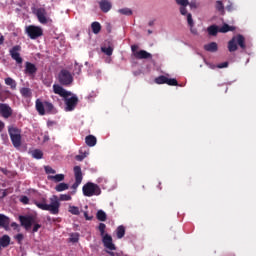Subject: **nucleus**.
Masks as SVG:
<instances>
[{
	"instance_id": "f257e3e1",
	"label": "nucleus",
	"mask_w": 256,
	"mask_h": 256,
	"mask_svg": "<svg viewBox=\"0 0 256 256\" xmlns=\"http://www.w3.org/2000/svg\"><path fill=\"white\" fill-rule=\"evenodd\" d=\"M71 199V194H61L59 197L53 195L50 198V204L47 203L46 197H42L40 200H34V205L42 211H49L51 215H59V209L61 207V202L59 201H71Z\"/></svg>"
},
{
	"instance_id": "f03ea898",
	"label": "nucleus",
	"mask_w": 256,
	"mask_h": 256,
	"mask_svg": "<svg viewBox=\"0 0 256 256\" xmlns=\"http://www.w3.org/2000/svg\"><path fill=\"white\" fill-rule=\"evenodd\" d=\"M53 91L55 95H59L60 97L64 98L65 101V111H74L75 108L77 107V103H79V98L77 96H72V93L67 91L65 88H63L59 84H54L53 85ZM70 97V98H67Z\"/></svg>"
},
{
	"instance_id": "7ed1b4c3",
	"label": "nucleus",
	"mask_w": 256,
	"mask_h": 256,
	"mask_svg": "<svg viewBox=\"0 0 256 256\" xmlns=\"http://www.w3.org/2000/svg\"><path fill=\"white\" fill-rule=\"evenodd\" d=\"M35 107L38 115H57V108L49 101L42 102L40 99H37Z\"/></svg>"
},
{
	"instance_id": "20e7f679",
	"label": "nucleus",
	"mask_w": 256,
	"mask_h": 256,
	"mask_svg": "<svg viewBox=\"0 0 256 256\" xmlns=\"http://www.w3.org/2000/svg\"><path fill=\"white\" fill-rule=\"evenodd\" d=\"M105 229H107V225H105V223H100L98 225V231L102 237V243L106 249H109V251H116L117 247L113 244V237L109 234H105Z\"/></svg>"
},
{
	"instance_id": "39448f33",
	"label": "nucleus",
	"mask_w": 256,
	"mask_h": 256,
	"mask_svg": "<svg viewBox=\"0 0 256 256\" xmlns=\"http://www.w3.org/2000/svg\"><path fill=\"white\" fill-rule=\"evenodd\" d=\"M237 45H239L243 51H245L247 49V45H245V37L241 34L234 36L228 42V50L230 51V53L237 51V49H238Z\"/></svg>"
},
{
	"instance_id": "423d86ee",
	"label": "nucleus",
	"mask_w": 256,
	"mask_h": 256,
	"mask_svg": "<svg viewBox=\"0 0 256 256\" xmlns=\"http://www.w3.org/2000/svg\"><path fill=\"white\" fill-rule=\"evenodd\" d=\"M8 133L12 141L13 147H15V149H19V147H21V139H22L21 129H19L17 126H9Z\"/></svg>"
},
{
	"instance_id": "0eeeda50",
	"label": "nucleus",
	"mask_w": 256,
	"mask_h": 256,
	"mask_svg": "<svg viewBox=\"0 0 256 256\" xmlns=\"http://www.w3.org/2000/svg\"><path fill=\"white\" fill-rule=\"evenodd\" d=\"M82 193L84 197H94L101 194V187L93 182H87L82 187Z\"/></svg>"
},
{
	"instance_id": "6e6552de",
	"label": "nucleus",
	"mask_w": 256,
	"mask_h": 256,
	"mask_svg": "<svg viewBox=\"0 0 256 256\" xmlns=\"http://www.w3.org/2000/svg\"><path fill=\"white\" fill-rule=\"evenodd\" d=\"M58 81L60 85H63L64 87H69V85L73 84V74L69 72L67 69H62L58 73Z\"/></svg>"
},
{
	"instance_id": "1a4fd4ad",
	"label": "nucleus",
	"mask_w": 256,
	"mask_h": 256,
	"mask_svg": "<svg viewBox=\"0 0 256 256\" xmlns=\"http://www.w3.org/2000/svg\"><path fill=\"white\" fill-rule=\"evenodd\" d=\"M74 177L75 183L71 186V189H73L72 195L77 193V189L83 181V172L81 171V166L74 167Z\"/></svg>"
},
{
	"instance_id": "9d476101",
	"label": "nucleus",
	"mask_w": 256,
	"mask_h": 256,
	"mask_svg": "<svg viewBox=\"0 0 256 256\" xmlns=\"http://www.w3.org/2000/svg\"><path fill=\"white\" fill-rule=\"evenodd\" d=\"M26 33L30 39H39L43 35V29L39 26L30 25L26 27Z\"/></svg>"
},
{
	"instance_id": "9b49d317",
	"label": "nucleus",
	"mask_w": 256,
	"mask_h": 256,
	"mask_svg": "<svg viewBox=\"0 0 256 256\" xmlns=\"http://www.w3.org/2000/svg\"><path fill=\"white\" fill-rule=\"evenodd\" d=\"M137 49H139V46L137 45L131 46V51L135 59H152L153 58V55L147 52L146 50L137 51Z\"/></svg>"
},
{
	"instance_id": "f8f14e48",
	"label": "nucleus",
	"mask_w": 256,
	"mask_h": 256,
	"mask_svg": "<svg viewBox=\"0 0 256 256\" xmlns=\"http://www.w3.org/2000/svg\"><path fill=\"white\" fill-rule=\"evenodd\" d=\"M33 13L36 15L39 23L47 25L49 20L47 19V10H45V8H34Z\"/></svg>"
},
{
	"instance_id": "ddd939ff",
	"label": "nucleus",
	"mask_w": 256,
	"mask_h": 256,
	"mask_svg": "<svg viewBox=\"0 0 256 256\" xmlns=\"http://www.w3.org/2000/svg\"><path fill=\"white\" fill-rule=\"evenodd\" d=\"M10 56L18 65H21L23 63V58L21 57V46L15 45L9 50Z\"/></svg>"
},
{
	"instance_id": "4468645a",
	"label": "nucleus",
	"mask_w": 256,
	"mask_h": 256,
	"mask_svg": "<svg viewBox=\"0 0 256 256\" xmlns=\"http://www.w3.org/2000/svg\"><path fill=\"white\" fill-rule=\"evenodd\" d=\"M0 115L3 119H9L13 115V109L9 104L0 103Z\"/></svg>"
},
{
	"instance_id": "2eb2a0df",
	"label": "nucleus",
	"mask_w": 256,
	"mask_h": 256,
	"mask_svg": "<svg viewBox=\"0 0 256 256\" xmlns=\"http://www.w3.org/2000/svg\"><path fill=\"white\" fill-rule=\"evenodd\" d=\"M19 219L22 227H24L26 231H29V229L33 227V223H35L33 216H20Z\"/></svg>"
},
{
	"instance_id": "dca6fc26",
	"label": "nucleus",
	"mask_w": 256,
	"mask_h": 256,
	"mask_svg": "<svg viewBox=\"0 0 256 256\" xmlns=\"http://www.w3.org/2000/svg\"><path fill=\"white\" fill-rule=\"evenodd\" d=\"M24 73L26 75H29V77H34L35 74L37 73V66H35V64L31 62H26Z\"/></svg>"
},
{
	"instance_id": "f3484780",
	"label": "nucleus",
	"mask_w": 256,
	"mask_h": 256,
	"mask_svg": "<svg viewBox=\"0 0 256 256\" xmlns=\"http://www.w3.org/2000/svg\"><path fill=\"white\" fill-rule=\"evenodd\" d=\"M99 7L102 13H109L113 7V4L109 0H101L99 2Z\"/></svg>"
},
{
	"instance_id": "a211bd4d",
	"label": "nucleus",
	"mask_w": 256,
	"mask_h": 256,
	"mask_svg": "<svg viewBox=\"0 0 256 256\" xmlns=\"http://www.w3.org/2000/svg\"><path fill=\"white\" fill-rule=\"evenodd\" d=\"M204 50L208 51L209 53H217V51H219V46L216 42H211L204 45Z\"/></svg>"
},
{
	"instance_id": "6ab92c4d",
	"label": "nucleus",
	"mask_w": 256,
	"mask_h": 256,
	"mask_svg": "<svg viewBox=\"0 0 256 256\" xmlns=\"http://www.w3.org/2000/svg\"><path fill=\"white\" fill-rule=\"evenodd\" d=\"M20 95H22L24 99H30V97H33V91H31V88L23 87L20 89Z\"/></svg>"
},
{
	"instance_id": "aec40b11",
	"label": "nucleus",
	"mask_w": 256,
	"mask_h": 256,
	"mask_svg": "<svg viewBox=\"0 0 256 256\" xmlns=\"http://www.w3.org/2000/svg\"><path fill=\"white\" fill-rule=\"evenodd\" d=\"M85 143L88 147H95L97 145V138L93 135H88L85 138Z\"/></svg>"
},
{
	"instance_id": "412c9836",
	"label": "nucleus",
	"mask_w": 256,
	"mask_h": 256,
	"mask_svg": "<svg viewBox=\"0 0 256 256\" xmlns=\"http://www.w3.org/2000/svg\"><path fill=\"white\" fill-rule=\"evenodd\" d=\"M48 180L53 181L54 183H61V181H65V175L64 174H56L54 176L49 175Z\"/></svg>"
},
{
	"instance_id": "4be33fe9",
	"label": "nucleus",
	"mask_w": 256,
	"mask_h": 256,
	"mask_svg": "<svg viewBox=\"0 0 256 256\" xmlns=\"http://www.w3.org/2000/svg\"><path fill=\"white\" fill-rule=\"evenodd\" d=\"M10 223L11 221L9 220V217L5 216L4 214H0V227L7 229Z\"/></svg>"
},
{
	"instance_id": "5701e85b",
	"label": "nucleus",
	"mask_w": 256,
	"mask_h": 256,
	"mask_svg": "<svg viewBox=\"0 0 256 256\" xmlns=\"http://www.w3.org/2000/svg\"><path fill=\"white\" fill-rule=\"evenodd\" d=\"M208 35L211 37H216L217 33H219V26L217 25H211L207 28Z\"/></svg>"
},
{
	"instance_id": "b1692460",
	"label": "nucleus",
	"mask_w": 256,
	"mask_h": 256,
	"mask_svg": "<svg viewBox=\"0 0 256 256\" xmlns=\"http://www.w3.org/2000/svg\"><path fill=\"white\" fill-rule=\"evenodd\" d=\"M91 29H92V33H94V35H99V33H101V23L93 22L91 24Z\"/></svg>"
},
{
	"instance_id": "393cba45",
	"label": "nucleus",
	"mask_w": 256,
	"mask_h": 256,
	"mask_svg": "<svg viewBox=\"0 0 256 256\" xmlns=\"http://www.w3.org/2000/svg\"><path fill=\"white\" fill-rule=\"evenodd\" d=\"M11 243V238L9 235H4L0 238V245L1 247H9V244Z\"/></svg>"
},
{
	"instance_id": "a878e982",
	"label": "nucleus",
	"mask_w": 256,
	"mask_h": 256,
	"mask_svg": "<svg viewBox=\"0 0 256 256\" xmlns=\"http://www.w3.org/2000/svg\"><path fill=\"white\" fill-rule=\"evenodd\" d=\"M5 85H8L13 90L17 89V82L11 77L5 78Z\"/></svg>"
},
{
	"instance_id": "bb28decb",
	"label": "nucleus",
	"mask_w": 256,
	"mask_h": 256,
	"mask_svg": "<svg viewBox=\"0 0 256 256\" xmlns=\"http://www.w3.org/2000/svg\"><path fill=\"white\" fill-rule=\"evenodd\" d=\"M69 189V184L62 182L55 186V191L61 193L62 191H67Z\"/></svg>"
},
{
	"instance_id": "cd10ccee",
	"label": "nucleus",
	"mask_w": 256,
	"mask_h": 256,
	"mask_svg": "<svg viewBox=\"0 0 256 256\" xmlns=\"http://www.w3.org/2000/svg\"><path fill=\"white\" fill-rule=\"evenodd\" d=\"M117 239H123L125 237V226L120 225L116 229Z\"/></svg>"
},
{
	"instance_id": "c85d7f7f",
	"label": "nucleus",
	"mask_w": 256,
	"mask_h": 256,
	"mask_svg": "<svg viewBox=\"0 0 256 256\" xmlns=\"http://www.w3.org/2000/svg\"><path fill=\"white\" fill-rule=\"evenodd\" d=\"M229 31H235V27L224 24L220 29L219 33H229Z\"/></svg>"
},
{
	"instance_id": "c756f323",
	"label": "nucleus",
	"mask_w": 256,
	"mask_h": 256,
	"mask_svg": "<svg viewBox=\"0 0 256 256\" xmlns=\"http://www.w3.org/2000/svg\"><path fill=\"white\" fill-rule=\"evenodd\" d=\"M118 13H120V15H125L126 17H131V15H133V10L130 8H122L118 10Z\"/></svg>"
},
{
	"instance_id": "7c9ffc66",
	"label": "nucleus",
	"mask_w": 256,
	"mask_h": 256,
	"mask_svg": "<svg viewBox=\"0 0 256 256\" xmlns=\"http://www.w3.org/2000/svg\"><path fill=\"white\" fill-rule=\"evenodd\" d=\"M96 218L98 221H107V214L103 210H98Z\"/></svg>"
},
{
	"instance_id": "2f4dec72",
	"label": "nucleus",
	"mask_w": 256,
	"mask_h": 256,
	"mask_svg": "<svg viewBox=\"0 0 256 256\" xmlns=\"http://www.w3.org/2000/svg\"><path fill=\"white\" fill-rule=\"evenodd\" d=\"M155 83H157V85H165V83L167 84V77L161 75V76L155 78Z\"/></svg>"
},
{
	"instance_id": "473e14b6",
	"label": "nucleus",
	"mask_w": 256,
	"mask_h": 256,
	"mask_svg": "<svg viewBox=\"0 0 256 256\" xmlns=\"http://www.w3.org/2000/svg\"><path fill=\"white\" fill-rule=\"evenodd\" d=\"M32 156L34 159H43V151L35 149L32 151Z\"/></svg>"
},
{
	"instance_id": "72a5a7b5",
	"label": "nucleus",
	"mask_w": 256,
	"mask_h": 256,
	"mask_svg": "<svg viewBox=\"0 0 256 256\" xmlns=\"http://www.w3.org/2000/svg\"><path fill=\"white\" fill-rule=\"evenodd\" d=\"M68 211L71 215H81V211L77 206H69Z\"/></svg>"
},
{
	"instance_id": "f704fd0d",
	"label": "nucleus",
	"mask_w": 256,
	"mask_h": 256,
	"mask_svg": "<svg viewBox=\"0 0 256 256\" xmlns=\"http://www.w3.org/2000/svg\"><path fill=\"white\" fill-rule=\"evenodd\" d=\"M166 85H170V87H177V85H179V82H177V79L175 78H167Z\"/></svg>"
},
{
	"instance_id": "c9c22d12",
	"label": "nucleus",
	"mask_w": 256,
	"mask_h": 256,
	"mask_svg": "<svg viewBox=\"0 0 256 256\" xmlns=\"http://www.w3.org/2000/svg\"><path fill=\"white\" fill-rule=\"evenodd\" d=\"M82 68H83V65H79V63L75 62L73 75H81Z\"/></svg>"
},
{
	"instance_id": "e433bc0d",
	"label": "nucleus",
	"mask_w": 256,
	"mask_h": 256,
	"mask_svg": "<svg viewBox=\"0 0 256 256\" xmlns=\"http://www.w3.org/2000/svg\"><path fill=\"white\" fill-rule=\"evenodd\" d=\"M69 241L70 243H79V233H71Z\"/></svg>"
},
{
	"instance_id": "4c0bfd02",
	"label": "nucleus",
	"mask_w": 256,
	"mask_h": 256,
	"mask_svg": "<svg viewBox=\"0 0 256 256\" xmlns=\"http://www.w3.org/2000/svg\"><path fill=\"white\" fill-rule=\"evenodd\" d=\"M101 50H102V53H105V55H108V57H111V55H113V49L111 48V46L102 47Z\"/></svg>"
},
{
	"instance_id": "58836bf2",
	"label": "nucleus",
	"mask_w": 256,
	"mask_h": 256,
	"mask_svg": "<svg viewBox=\"0 0 256 256\" xmlns=\"http://www.w3.org/2000/svg\"><path fill=\"white\" fill-rule=\"evenodd\" d=\"M216 9L217 11H219L220 13L225 11V6H223V2L220 0L216 1Z\"/></svg>"
},
{
	"instance_id": "ea45409f",
	"label": "nucleus",
	"mask_w": 256,
	"mask_h": 256,
	"mask_svg": "<svg viewBox=\"0 0 256 256\" xmlns=\"http://www.w3.org/2000/svg\"><path fill=\"white\" fill-rule=\"evenodd\" d=\"M187 23L189 27L193 29V26L195 25V23L193 22V16L191 15V13L187 14Z\"/></svg>"
},
{
	"instance_id": "a19ab883",
	"label": "nucleus",
	"mask_w": 256,
	"mask_h": 256,
	"mask_svg": "<svg viewBox=\"0 0 256 256\" xmlns=\"http://www.w3.org/2000/svg\"><path fill=\"white\" fill-rule=\"evenodd\" d=\"M44 169L47 175H55L57 173V171H55V169H53L51 166H45Z\"/></svg>"
},
{
	"instance_id": "79ce46f5",
	"label": "nucleus",
	"mask_w": 256,
	"mask_h": 256,
	"mask_svg": "<svg viewBox=\"0 0 256 256\" xmlns=\"http://www.w3.org/2000/svg\"><path fill=\"white\" fill-rule=\"evenodd\" d=\"M25 237L23 236V234H17L16 236H14V239H16V241H17V243L19 244V245H21L22 243H23V239H24Z\"/></svg>"
},
{
	"instance_id": "37998d69",
	"label": "nucleus",
	"mask_w": 256,
	"mask_h": 256,
	"mask_svg": "<svg viewBox=\"0 0 256 256\" xmlns=\"http://www.w3.org/2000/svg\"><path fill=\"white\" fill-rule=\"evenodd\" d=\"M177 5H181L182 7H187L189 5V0H175Z\"/></svg>"
},
{
	"instance_id": "c03bdc74",
	"label": "nucleus",
	"mask_w": 256,
	"mask_h": 256,
	"mask_svg": "<svg viewBox=\"0 0 256 256\" xmlns=\"http://www.w3.org/2000/svg\"><path fill=\"white\" fill-rule=\"evenodd\" d=\"M87 155H89V153H87V152H84L80 155H77L76 156V161H83V159H85V157H87Z\"/></svg>"
},
{
	"instance_id": "a18cd8bd",
	"label": "nucleus",
	"mask_w": 256,
	"mask_h": 256,
	"mask_svg": "<svg viewBox=\"0 0 256 256\" xmlns=\"http://www.w3.org/2000/svg\"><path fill=\"white\" fill-rule=\"evenodd\" d=\"M20 201H21V203H23V205H29V197H27V196H22L20 198Z\"/></svg>"
},
{
	"instance_id": "49530a36",
	"label": "nucleus",
	"mask_w": 256,
	"mask_h": 256,
	"mask_svg": "<svg viewBox=\"0 0 256 256\" xmlns=\"http://www.w3.org/2000/svg\"><path fill=\"white\" fill-rule=\"evenodd\" d=\"M180 13L181 15H189V13H187V6H181Z\"/></svg>"
},
{
	"instance_id": "de8ad7c7",
	"label": "nucleus",
	"mask_w": 256,
	"mask_h": 256,
	"mask_svg": "<svg viewBox=\"0 0 256 256\" xmlns=\"http://www.w3.org/2000/svg\"><path fill=\"white\" fill-rule=\"evenodd\" d=\"M218 69H225V67H229V62H223L217 65Z\"/></svg>"
},
{
	"instance_id": "09e8293b",
	"label": "nucleus",
	"mask_w": 256,
	"mask_h": 256,
	"mask_svg": "<svg viewBox=\"0 0 256 256\" xmlns=\"http://www.w3.org/2000/svg\"><path fill=\"white\" fill-rule=\"evenodd\" d=\"M41 229V224H34L32 233H37Z\"/></svg>"
},
{
	"instance_id": "8fccbe9b",
	"label": "nucleus",
	"mask_w": 256,
	"mask_h": 256,
	"mask_svg": "<svg viewBox=\"0 0 256 256\" xmlns=\"http://www.w3.org/2000/svg\"><path fill=\"white\" fill-rule=\"evenodd\" d=\"M53 125H57V122L52 121V120L47 121V127H53Z\"/></svg>"
},
{
	"instance_id": "3c124183",
	"label": "nucleus",
	"mask_w": 256,
	"mask_h": 256,
	"mask_svg": "<svg viewBox=\"0 0 256 256\" xmlns=\"http://www.w3.org/2000/svg\"><path fill=\"white\" fill-rule=\"evenodd\" d=\"M84 217H85L86 221H91V219H93V217L89 216L88 212H84Z\"/></svg>"
},
{
	"instance_id": "603ef678",
	"label": "nucleus",
	"mask_w": 256,
	"mask_h": 256,
	"mask_svg": "<svg viewBox=\"0 0 256 256\" xmlns=\"http://www.w3.org/2000/svg\"><path fill=\"white\" fill-rule=\"evenodd\" d=\"M3 129H5V122L0 120V133H2Z\"/></svg>"
},
{
	"instance_id": "864d4df0",
	"label": "nucleus",
	"mask_w": 256,
	"mask_h": 256,
	"mask_svg": "<svg viewBox=\"0 0 256 256\" xmlns=\"http://www.w3.org/2000/svg\"><path fill=\"white\" fill-rule=\"evenodd\" d=\"M227 11H233V5L226 6Z\"/></svg>"
},
{
	"instance_id": "5fc2aeb1",
	"label": "nucleus",
	"mask_w": 256,
	"mask_h": 256,
	"mask_svg": "<svg viewBox=\"0 0 256 256\" xmlns=\"http://www.w3.org/2000/svg\"><path fill=\"white\" fill-rule=\"evenodd\" d=\"M11 227H14V229H17V227H19V225H18L16 222H13V223L11 224Z\"/></svg>"
},
{
	"instance_id": "6e6d98bb",
	"label": "nucleus",
	"mask_w": 256,
	"mask_h": 256,
	"mask_svg": "<svg viewBox=\"0 0 256 256\" xmlns=\"http://www.w3.org/2000/svg\"><path fill=\"white\" fill-rule=\"evenodd\" d=\"M148 25H149V27H153V26L155 25V21H150V22L148 23Z\"/></svg>"
},
{
	"instance_id": "4d7b16f0",
	"label": "nucleus",
	"mask_w": 256,
	"mask_h": 256,
	"mask_svg": "<svg viewBox=\"0 0 256 256\" xmlns=\"http://www.w3.org/2000/svg\"><path fill=\"white\" fill-rule=\"evenodd\" d=\"M109 253V255H111V256H119V254L118 253H115V252H108Z\"/></svg>"
},
{
	"instance_id": "13d9d810",
	"label": "nucleus",
	"mask_w": 256,
	"mask_h": 256,
	"mask_svg": "<svg viewBox=\"0 0 256 256\" xmlns=\"http://www.w3.org/2000/svg\"><path fill=\"white\" fill-rule=\"evenodd\" d=\"M0 101H5V97H3V95L0 92Z\"/></svg>"
},
{
	"instance_id": "bf43d9fd",
	"label": "nucleus",
	"mask_w": 256,
	"mask_h": 256,
	"mask_svg": "<svg viewBox=\"0 0 256 256\" xmlns=\"http://www.w3.org/2000/svg\"><path fill=\"white\" fill-rule=\"evenodd\" d=\"M3 41H4V39H3V37H1L0 38V45H3Z\"/></svg>"
},
{
	"instance_id": "052dcab7",
	"label": "nucleus",
	"mask_w": 256,
	"mask_h": 256,
	"mask_svg": "<svg viewBox=\"0 0 256 256\" xmlns=\"http://www.w3.org/2000/svg\"><path fill=\"white\" fill-rule=\"evenodd\" d=\"M151 33H153V31H151V30H148V35H151Z\"/></svg>"
},
{
	"instance_id": "680f3d73",
	"label": "nucleus",
	"mask_w": 256,
	"mask_h": 256,
	"mask_svg": "<svg viewBox=\"0 0 256 256\" xmlns=\"http://www.w3.org/2000/svg\"><path fill=\"white\" fill-rule=\"evenodd\" d=\"M6 93H9V91H6Z\"/></svg>"
}]
</instances>
